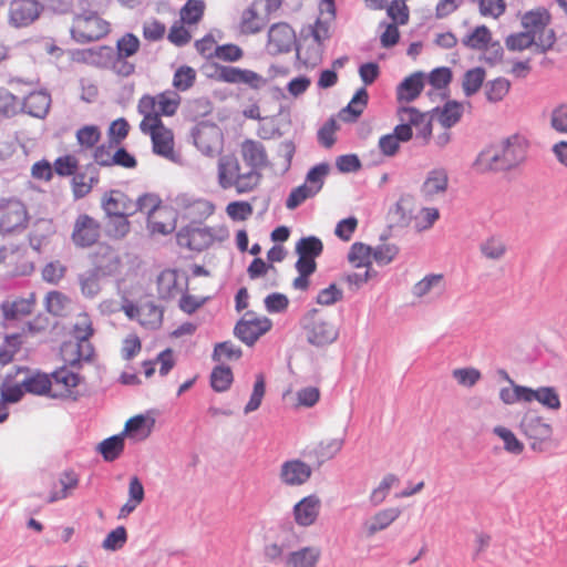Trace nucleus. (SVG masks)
I'll return each mask as SVG.
<instances>
[{
	"label": "nucleus",
	"mask_w": 567,
	"mask_h": 567,
	"mask_svg": "<svg viewBox=\"0 0 567 567\" xmlns=\"http://www.w3.org/2000/svg\"><path fill=\"white\" fill-rule=\"evenodd\" d=\"M505 45L509 51H524L534 47L536 50L535 40L524 29L520 32L512 33L505 39Z\"/></svg>",
	"instance_id": "774afa93"
},
{
	"label": "nucleus",
	"mask_w": 567,
	"mask_h": 567,
	"mask_svg": "<svg viewBox=\"0 0 567 567\" xmlns=\"http://www.w3.org/2000/svg\"><path fill=\"white\" fill-rule=\"evenodd\" d=\"M217 79L225 83L245 84L252 90H259L267 83L262 75L252 70L229 65L220 66L217 70Z\"/></svg>",
	"instance_id": "a211bd4d"
},
{
	"label": "nucleus",
	"mask_w": 567,
	"mask_h": 567,
	"mask_svg": "<svg viewBox=\"0 0 567 567\" xmlns=\"http://www.w3.org/2000/svg\"><path fill=\"white\" fill-rule=\"evenodd\" d=\"M53 172L60 177H69L78 172L80 166V162L78 157L73 154H65L63 156H59L53 162Z\"/></svg>",
	"instance_id": "680f3d73"
},
{
	"label": "nucleus",
	"mask_w": 567,
	"mask_h": 567,
	"mask_svg": "<svg viewBox=\"0 0 567 567\" xmlns=\"http://www.w3.org/2000/svg\"><path fill=\"white\" fill-rule=\"evenodd\" d=\"M396 116L401 124L408 125L409 128H415V137L422 144H429L432 136V118L429 113L421 112L413 106H399Z\"/></svg>",
	"instance_id": "4468645a"
},
{
	"label": "nucleus",
	"mask_w": 567,
	"mask_h": 567,
	"mask_svg": "<svg viewBox=\"0 0 567 567\" xmlns=\"http://www.w3.org/2000/svg\"><path fill=\"white\" fill-rule=\"evenodd\" d=\"M520 429L528 440H530V447L534 451H540L542 444L549 440L553 434L551 425L532 410L524 414Z\"/></svg>",
	"instance_id": "dca6fc26"
},
{
	"label": "nucleus",
	"mask_w": 567,
	"mask_h": 567,
	"mask_svg": "<svg viewBox=\"0 0 567 567\" xmlns=\"http://www.w3.org/2000/svg\"><path fill=\"white\" fill-rule=\"evenodd\" d=\"M348 260L355 268L372 269V248L363 243H354L348 252Z\"/></svg>",
	"instance_id": "c03bdc74"
},
{
	"label": "nucleus",
	"mask_w": 567,
	"mask_h": 567,
	"mask_svg": "<svg viewBox=\"0 0 567 567\" xmlns=\"http://www.w3.org/2000/svg\"><path fill=\"white\" fill-rule=\"evenodd\" d=\"M463 112L464 106L462 103L449 101L439 112V122L444 128H451L461 120Z\"/></svg>",
	"instance_id": "de8ad7c7"
},
{
	"label": "nucleus",
	"mask_w": 567,
	"mask_h": 567,
	"mask_svg": "<svg viewBox=\"0 0 567 567\" xmlns=\"http://www.w3.org/2000/svg\"><path fill=\"white\" fill-rule=\"evenodd\" d=\"M101 233V225L89 215H80L74 224L72 239L76 246L90 247L94 245Z\"/></svg>",
	"instance_id": "4be33fe9"
},
{
	"label": "nucleus",
	"mask_w": 567,
	"mask_h": 567,
	"mask_svg": "<svg viewBox=\"0 0 567 567\" xmlns=\"http://www.w3.org/2000/svg\"><path fill=\"white\" fill-rule=\"evenodd\" d=\"M312 470L309 464L301 460L285 461L279 468V480L281 484L290 487L301 486L311 477Z\"/></svg>",
	"instance_id": "412c9836"
},
{
	"label": "nucleus",
	"mask_w": 567,
	"mask_h": 567,
	"mask_svg": "<svg viewBox=\"0 0 567 567\" xmlns=\"http://www.w3.org/2000/svg\"><path fill=\"white\" fill-rule=\"evenodd\" d=\"M42 9L38 0H12L9 6V22L17 28L28 27L40 17Z\"/></svg>",
	"instance_id": "6ab92c4d"
},
{
	"label": "nucleus",
	"mask_w": 567,
	"mask_h": 567,
	"mask_svg": "<svg viewBox=\"0 0 567 567\" xmlns=\"http://www.w3.org/2000/svg\"><path fill=\"white\" fill-rule=\"evenodd\" d=\"M75 136L81 151H89L96 147L101 138V131L95 125H85L78 130Z\"/></svg>",
	"instance_id": "603ef678"
},
{
	"label": "nucleus",
	"mask_w": 567,
	"mask_h": 567,
	"mask_svg": "<svg viewBox=\"0 0 567 567\" xmlns=\"http://www.w3.org/2000/svg\"><path fill=\"white\" fill-rule=\"evenodd\" d=\"M154 426V420L144 415H136L127 420L124 427V434L135 441L147 439Z\"/></svg>",
	"instance_id": "c9c22d12"
},
{
	"label": "nucleus",
	"mask_w": 567,
	"mask_h": 567,
	"mask_svg": "<svg viewBox=\"0 0 567 567\" xmlns=\"http://www.w3.org/2000/svg\"><path fill=\"white\" fill-rule=\"evenodd\" d=\"M217 183L221 189H235L237 194L256 190L262 181V173L243 165L234 153L223 154L217 159Z\"/></svg>",
	"instance_id": "f03ea898"
},
{
	"label": "nucleus",
	"mask_w": 567,
	"mask_h": 567,
	"mask_svg": "<svg viewBox=\"0 0 567 567\" xmlns=\"http://www.w3.org/2000/svg\"><path fill=\"white\" fill-rule=\"evenodd\" d=\"M51 96L43 91H34L29 93L23 102L27 112L35 117H43L49 112Z\"/></svg>",
	"instance_id": "4c0bfd02"
},
{
	"label": "nucleus",
	"mask_w": 567,
	"mask_h": 567,
	"mask_svg": "<svg viewBox=\"0 0 567 567\" xmlns=\"http://www.w3.org/2000/svg\"><path fill=\"white\" fill-rule=\"evenodd\" d=\"M73 333L76 338V342L64 343L62 352L65 357L69 352H72L75 355L66 358L65 360L72 363L91 360L94 355V348L90 342V338L93 336L94 329L92 320L86 312H81L75 317Z\"/></svg>",
	"instance_id": "423d86ee"
},
{
	"label": "nucleus",
	"mask_w": 567,
	"mask_h": 567,
	"mask_svg": "<svg viewBox=\"0 0 567 567\" xmlns=\"http://www.w3.org/2000/svg\"><path fill=\"white\" fill-rule=\"evenodd\" d=\"M71 186L72 193L75 198H83L86 196L93 185L97 183V177L87 176L85 173H75L72 175Z\"/></svg>",
	"instance_id": "69168bd1"
},
{
	"label": "nucleus",
	"mask_w": 567,
	"mask_h": 567,
	"mask_svg": "<svg viewBox=\"0 0 567 567\" xmlns=\"http://www.w3.org/2000/svg\"><path fill=\"white\" fill-rule=\"evenodd\" d=\"M94 268L80 276L81 292L89 298L95 297L100 290V279L103 278Z\"/></svg>",
	"instance_id": "bf43d9fd"
},
{
	"label": "nucleus",
	"mask_w": 567,
	"mask_h": 567,
	"mask_svg": "<svg viewBox=\"0 0 567 567\" xmlns=\"http://www.w3.org/2000/svg\"><path fill=\"white\" fill-rule=\"evenodd\" d=\"M110 31V22L96 13L76 16L71 27L72 38L79 43L97 41L106 37Z\"/></svg>",
	"instance_id": "1a4fd4ad"
},
{
	"label": "nucleus",
	"mask_w": 567,
	"mask_h": 567,
	"mask_svg": "<svg viewBox=\"0 0 567 567\" xmlns=\"http://www.w3.org/2000/svg\"><path fill=\"white\" fill-rule=\"evenodd\" d=\"M124 450L123 435H114L99 444V451L107 462L116 460Z\"/></svg>",
	"instance_id": "3c124183"
},
{
	"label": "nucleus",
	"mask_w": 567,
	"mask_h": 567,
	"mask_svg": "<svg viewBox=\"0 0 567 567\" xmlns=\"http://www.w3.org/2000/svg\"><path fill=\"white\" fill-rule=\"evenodd\" d=\"M482 255L491 260H498L506 254V245L501 237L492 236L488 237L481 244Z\"/></svg>",
	"instance_id": "4d7b16f0"
},
{
	"label": "nucleus",
	"mask_w": 567,
	"mask_h": 567,
	"mask_svg": "<svg viewBox=\"0 0 567 567\" xmlns=\"http://www.w3.org/2000/svg\"><path fill=\"white\" fill-rule=\"evenodd\" d=\"M306 320L307 339L311 344L326 346L337 339L338 330L318 310L309 312Z\"/></svg>",
	"instance_id": "2eb2a0df"
},
{
	"label": "nucleus",
	"mask_w": 567,
	"mask_h": 567,
	"mask_svg": "<svg viewBox=\"0 0 567 567\" xmlns=\"http://www.w3.org/2000/svg\"><path fill=\"white\" fill-rule=\"evenodd\" d=\"M462 44L472 51L491 52L495 60H499L503 55L501 43L494 40L491 29L485 24L477 25L465 34L462 38Z\"/></svg>",
	"instance_id": "ddd939ff"
},
{
	"label": "nucleus",
	"mask_w": 567,
	"mask_h": 567,
	"mask_svg": "<svg viewBox=\"0 0 567 567\" xmlns=\"http://www.w3.org/2000/svg\"><path fill=\"white\" fill-rule=\"evenodd\" d=\"M537 401L547 409L558 410L560 409V399L556 390L551 386H542L537 390H533L529 388V394L527 398V403L532 401Z\"/></svg>",
	"instance_id": "37998d69"
},
{
	"label": "nucleus",
	"mask_w": 567,
	"mask_h": 567,
	"mask_svg": "<svg viewBox=\"0 0 567 567\" xmlns=\"http://www.w3.org/2000/svg\"><path fill=\"white\" fill-rule=\"evenodd\" d=\"M267 19L258 11L257 2L254 1L243 10L238 20V31L244 35L259 33L266 25Z\"/></svg>",
	"instance_id": "c85d7f7f"
},
{
	"label": "nucleus",
	"mask_w": 567,
	"mask_h": 567,
	"mask_svg": "<svg viewBox=\"0 0 567 567\" xmlns=\"http://www.w3.org/2000/svg\"><path fill=\"white\" fill-rule=\"evenodd\" d=\"M140 130L144 135L150 136L153 152L167 159H174L175 137L172 128L167 127L162 120H155L148 115L147 120L142 118Z\"/></svg>",
	"instance_id": "0eeeda50"
},
{
	"label": "nucleus",
	"mask_w": 567,
	"mask_h": 567,
	"mask_svg": "<svg viewBox=\"0 0 567 567\" xmlns=\"http://www.w3.org/2000/svg\"><path fill=\"white\" fill-rule=\"evenodd\" d=\"M188 289V277L174 269L163 270L157 278V292L161 299L171 300Z\"/></svg>",
	"instance_id": "f3484780"
},
{
	"label": "nucleus",
	"mask_w": 567,
	"mask_h": 567,
	"mask_svg": "<svg viewBox=\"0 0 567 567\" xmlns=\"http://www.w3.org/2000/svg\"><path fill=\"white\" fill-rule=\"evenodd\" d=\"M176 208L164 204L147 219V228L152 234L167 235L176 228Z\"/></svg>",
	"instance_id": "393cba45"
},
{
	"label": "nucleus",
	"mask_w": 567,
	"mask_h": 567,
	"mask_svg": "<svg viewBox=\"0 0 567 567\" xmlns=\"http://www.w3.org/2000/svg\"><path fill=\"white\" fill-rule=\"evenodd\" d=\"M194 142L199 151L209 155L221 146L223 135L215 125H202L194 135Z\"/></svg>",
	"instance_id": "7c9ffc66"
},
{
	"label": "nucleus",
	"mask_w": 567,
	"mask_h": 567,
	"mask_svg": "<svg viewBox=\"0 0 567 567\" xmlns=\"http://www.w3.org/2000/svg\"><path fill=\"white\" fill-rule=\"evenodd\" d=\"M321 558V549L317 546H306L287 555L286 567H317Z\"/></svg>",
	"instance_id": "72a5a7b5"
},
{
	"label": "nucleus",
	"mask_w": 567,
	"mask_h": 567,
	"mask_svg": "<svg viewBox=\"0 0 567 567\" xmlns=\"http://www.w3.org/2000/svg\"><path fill=\"white\" fill-rule=\"evenodd\" d=\"M369 94L364 87L359 89L349 104L342 109L339 116L344 122H354L363 113L368 105Z\"/></svg>",
	"instance_id": "e433bc0d"
},
{
	"label": "nucleus",
	"mask_w": 567,
	"mask_h": 567,
	"mask_svg": "<svg viewBox=\"0 0 567 567\" xmlns=\"http://www.w3.org/2000/svg\"><path fill=\"white\" fill-rule=\"evenodd\" d=\"M424 89V74L422 72H415L406 76L396 86V100L400 106H405V103H411L416 100Z\"/></svg>",
	"instance_id": "bb28decb"
},
{
	"label": "nucleus",
	"mask_w": 567,
	"mask_h": 567,
	"mask_svg": "<svg viewBox=\"0 0 567 567\" xmlns=\"http://www.w3.org/2000/svg\"><path fill=\"white\" fill-rule=\"evenodd\" d=\"M52 378V392L51 398H69L72 395L73 390L80 383L79 374L69 370L68 368H61L50 374Z\"/></svg>",
	"instance_id": "a878e982"
},
{
	"label": "nucleus",
	"mask_w": 567,
	"mask_h": 567,
	"mask_svg": "<svg viewBox=\"0 0 567 567\" xmlns=\"http://www.w3.org/2000/svg\"><path fill=\"white\" fill-rule=\"evenodd\" d=\"M181 102L178 93L173 91H164L155 96L145 94L138 100L137 111L145 120L148 115L162 120V116L175 115Z\"/></svg>",
	"instance_id": "6e6552de"
},
{
	"label": "nucleus",
	"mask_w": 567,
	"mask_h": 567,
	"mask_svg": "<svg viewBox=\"0 0 567 567\" xmlns=\"http://www.w3.org/2000/svg\"><path fill=\"white\" fill-rule=\"evenodd\" d=\"M128 215L111 216L106 225V234L113 239H123L131 231V223L127 219Z\"/></svg>",
	"instance_id": "052dcab7"
},
{
	"label": "nucleus",
	"mask_w": 567,
	"mask_h": 567,
	"mask_svg": "<svg viewBox=\"0 0 567 567\" xmlns=\"http://www.w3.org/2000/svg\"><path fill=\"white\" fill-rule=\"evenodd\" d=\"M234 381L233 371L229 367L218 365L210 374V385L216 392L227 391Z\"/></svg>",
	"instance_id": "864d4df0"
},
{
	"label": "nucleus",
	"mask_w": 567,
	"mask_h": 567,
	"mask_svg": "<svg viewBox=\"0 0 567 567\" xmlns=\"http://www.w3.org/2000/svg\"><path fill=\"white\" fill-rule=\"evenodd\" d=\"M197 72L189 65H181L176 69L172 85L176 92H185L192 89L196 82Z\"/></svg>",
	"instance_id": "49530a36"
},
{
	"label": "nucleus",
	"mask_w": 567,
	"mask_h": 567,
	"mask_svg": "<svg viewBox=\"0 0 567 567\" xmlns=\"http://www.w3.org/2000/svg\"><path fill=\"white\" fill-rule=\"evenodd\" d=\"M511 82L504 78H497L485 85L486 99L492 103L501 102L508 94Z\"/></svg>",
	"instance_id": "5fc2aeb1"
},
{
	"label": "nucleus",
	"mask_w": 567,
	"mask_h": 567,
	"mask_svg": "<svg viewBox=\"0 0 567 567\" xmlns=\"http://www.w3.org/2000/svg\"><path fill=\"white\" fill-rule=\"evenodd\" d=\"M443 287L444 276L442 274L427 275L413 286V295L416 297H423L432 290L436 288L442 289Z\"/></svg>",
	"instance_id": "e2e57ef3"
},
{
	"label": "nucleus",
	"mask_w": 567,
	"mask_h": 567,
	"mask_svg": "<svg viewBox=\"0 0 567 567\" xmlns=\"http://www.w3.org/2000/svg\"><path fill=\"white\" fill-rule=\"evenodd\" d=\"M447 182V174L444 169H434L429 173L422 185L421 193L426 199H430L437 194L444 193Z\"/></svg>",
	"instance_id": "ea45409f"
},
{
	"label": "nucleus",
	"mask_w": 567,
	"mask_h": 567,
	"mask_svg": "<svg viewBox=\"0 0 567 567\" xmlns=\"http://www.w3.org/2000/svg\"><path fill=\"white\" fill-rule=\"evenodd\" d=\"M330 167L327 163H320L307 173L305 184L317 195L324 184Z\"/></svg>",
	"instance_id": "6e6d98bb"
},
{
	"label": "nucleus",
	"mask_w": 567,
	"mask_h": 567,
	"mask_svg": "<svg viewBox=\"0 0 567 567\" xmlns=\"http://www.w3.org/2000/svg\"><path fill=\"white\" fill-rule=\"evenodd\" d=\"M214 241L213 233L206 227H184L177 233V243L190 250L202 251Z\"/></svg>",
	"instance_id": "5701e85b"
},
{
	"label": "nucleus",
	"mask_w": 567,
	"mask_h": 567,
	"mask_svg": "<svg viewBox=\"0 0 567 567\" xmlns=\"http://www.w3.org/2000/svg\"><path fill=\"white\" fill-rule=\"evenodd\" d=\"M297 47V34L287 22H276L267 31L265 51L271 55L287 54Z\"/></svg>",
	"instance_id": "9d476101"
},
{
	"label": "nucleus",
	"mask_w": 567,
	"mask_h": 567,
	"mask_svg": "<svg viewBox=\"0 0 567 567\" xmlns=\"http://www.w3.org/2000/svg\"><path fill=\"white\" fill-rule=\"evenodd\" d=\"M22 375L18 383H10V375L1 385V400L4 403H17L25 393L38 396H51L52 378L49 373L32 370L28 367L16 368V375Z\"/></svg>",
	"instance_id": "7ed1b4c3"
},
{
	"label": "nucleus",
	"mask_w": 567,
	"mask_h": 567,
	"mask_svg": "<svg viewBox=\"0 0 567 567\" xmlns=\"http://www.w3.org/2000/svg\"><path fill=\"white\" fill-rule=\"evenodd\" d=\"M70 303V298L58 290L48 292L44 298V307L47 311L56 317L64 316L68 312Z\"/></svg>",
	"instance_id": "a18cd8bd"
},
{
	"label": "nucleus",
	"mask_w": 567,
	"mask_h": 567,
	"mask_svg": "<svg viewBox=\"0 0 567 567\" xmlns=\"http://www.w3.org/2000/svg\"><path fill=\"white\" fill-rule=\"evenodd\" d=\"M486 72L483 68H473L465 72L462 87L466 96H472L480 91L485 80Z\"/></svg>",
	"instance_id": "8fccbe9b"
},
{
	"label": "nucleus",
	"mask_w": 567,
	"mask_h": 567,
	"mask_svg": "<svg viewBox=\"0 0 567 567\" xmlns=\"http://www.w3.org/2000/svg\"><path fill=\"white\" fill-rule=\"evenodd\" d=\"M413 137V131L405 124L399 123L391 134L379 138V148L385 156H393L399 152L401 142H409Z\"/></svg>",
	"instance_id": "c756f323"
},
{
	"label": "nucleus",
	"mask_w": 567,
	"mask_h": 567,
	"mask_svg": "<svg viewBox=\"0 0 567 567\" xmlns=\"http://www.w3.org/2000/svg\"><path fill=\"white\" fill-rule=\"evenodd\" d=\"M527 148V138L520 134H513L499 144L484 150L475 164L483 172L511 168L525 159Z\"/></svg>",
	"instance_id": "f257e3e1"
},
{
	"label": "nucleus",
	"mask_w": 567,
	"mask_h": 567,
	"mask_svg": "<svg viewBox=\"0 0 567 567\" xmlns=\"http://www.w3.org/2000/svg\"><path fill=\"white\" fill-rule=\"evenodd\" d=\"M163 321V310L153 302L141 305L138 322L146 328H157Z\"/></svg>",
	"instance_id": "09e8293b"
},
{
	"label": "nucleus",
	"mask_w": 567,
	"mask_h": 567,
	"mask_svg": "<svg viewBox=\"0 0 567 567\" xmlns=\"http://www.w3.org/2000/svg\"><path fill=\"white\" fill-rule=\"evenodd\" d=\"M206 10L204 0H187L179 9V21L187 27H196L203 19Z\"/></svg>",
	"instance_id": "a19ab883"
},
{
	"label": "nucleus",
	"mask_w": 567,
	"mask_h": 567,
	"mask_svg": "<svg viewBox=\"0 0 567 567\" xmlns=\"http://www.w3.org/2000/svg\"><path fill=\"white\" fill-rule=\"evenodd\" d=\"M115 49V54L130 59L140 51L141 41L135 34L127 32L117 39Z\"/></svg>",
	"instance_id": "13d9d810"
},
{
	"label": "nucleus",
	"mask_w": 567,
	"mask_h": 567,
	"mask_svg": "<svg viewBox=\"0 0 567 567\" xmlns=\"http://www.w3.org/2000/svg\"><path fill=\"white\" fill-rule=\"evenodd\" d=\"M272 327V322L265 316H257L256 313L248 311L245 316L236 323L234 333L247 346L251 347L256 341L267 333Z\"/></svg>",
	"instance_id": "f8f14e48"
},
{
	"label": "nucleus",
	"mask_w": 567,
	"mask_h": 567,
	"mask_svg": "<svg viewBox=\"0 0 567 567\" xmlns=\"http://www.w3.org/2000/svg\"><path fill=\"white\" fill-rule=\"evenodd\" d=\"M243 355L241 349L231 341L217 343L214 348L213 359L215 361H236Z\"/></svg>",
	"instance_id": "338daca9"
},
{
	"label": "nucleus",
	"mask_w": 567,
	"mask_h": 567,
	"mask_svg": "<svg viewBox=\"0 0 567 567\" xmlns=\"http://www.w3.org/2000/svg\"><path fill=\"white\" fill-rule=\"evenodd\" d=\"M55 485V482H52V491L47 498L48 503H54L71 495L79 485V476L73 471H65L59 478L60 488L56 489Z\"/></svg>",
	"instance_id": "f704fd0d"
},
{
	"label": "nucleus",
	"mask_w": 567,
	"mask_h": 567,
	"mask_svg": "<svg viewBox=\"0 0 567 567\" xmlns=\"http://www.w3.org/2000/svg\"><path fill=\"white\" fill-rule=\"evenodd\" d=\"M94 269L104 277L115 276L121 269V259L110 246H101L94 254Z\"/></svg>",
	"instance_id": "cd10ccee"
},
{
	"label": "nucleus",
	"mask_w": 567,
	"mask_h": 567,
	"mask_svg": "<svg viewBox=\"0 0 567 567\" xmlns=\"http://www.w3.org/2000/svg\"><path fill=\"white\" fill-rule=\"evenodd\" d=\"M550 24L551 14L544 7L528 10L520 17V25L535 40L537 53L550 51L557 41Z\"/></svg>",
	"instance_id": "20e7f679"
},
{
	"label": "nucleus",
	"mask_w": 567,
	"mask_h": 567,
	"mask_svg": "<svg viewBox=\"0 0 567 567\" xmlns=\"http://www.w3.org/2000/svg\"><path fill=\"white\" fill-rule=\"evenodd\" d=\"M102 208L107 217L133 215L135 213L128 197L116 190H111L104 195L102 199Z\"/></svg>",
	"instance_id": "473e14b6"
},
{
	"label": "nucleus",
	"mask_w": 567,
	"mask_h": 567,
	"mask_svg": "<svg viewBox=\"0 0 567 567\" xmlns=\"http://www.w3.org/2000/svg\"><path fill=\"white\" fill-rule=\"evenodd\" d=\"M29 209L18 197L0 198V235L17 236L22 234L30 223Z\"/></svg>",
	"instance_id": "39448f33"
},
{
	"label": "nucleus",
	"mask_w": 567,
	"mask_h": 567,
	"mask_svg": "<svg viewBox=\"0 0 567 567\" xmlns=\"http://www.w3.org/2000/svg\"><path fill=\"white\" fill-rule=\"evenodd\" d=\"M37 305V296L31 292L27 298H17L1 303V311L6 320H16L33 312Z\"/></svg>",
	"instance_id": "2f4dec72"
},
{
	"label": "nucleus",
	"mask_w": 567,
	"mask_h": 567,
	"mask_svg": "<svg viewBox=\"0 0 567 567\" xmlns=\"http://www.w3.org/2000/svg\"><path fill=\"white\" fill-rule=\"evenodd\" d=\"M176 210L190 223H202L215 212V205L209 199L189 194H181L175 199Z\"/></svg>",
	"instance_id": "9b49d317"
},
{
	"label": "nucleus",
	"mask_w": 567,
	"mask_h": 567,
	"mask_svg": "<svg viewBox=\"0 0 567 567\" xmlns=\"http://www.w3.org/2000/svg\"><path fill=\"white\" fill-rule=\"evenodd\" d=\"M401 514L396 507L386 508L378 512L369 522L364 523V528L369 536L385 529L390 526Z\"/></svg>",
	"instance_id": "79ce46f5"
},
{
	"label": "nucleus",
	"mask_w": 567,
	"mask_h": 567,
	"mask_svg": "<svg viewBox=\"0 0 567 567\" xmlns=\"http://www.w3.org/2000/svg\"><path fill=\"white\" fill-rule=\"evenodd\" d=\"M239 154L246 167L254 172L261 173L269 165L267 150L260 141L246 138L239 145Z\"/></svg>",
	"instance_id": "aec40b11"
},
{
	"label": "nucleus",
	"mask_w": 567,
	"mask_h": 567,
	"mask_svg": "<svg viewBox=\"0 0 567 567\" xmlns=\"http://www.w3.org/2000/svg\"><path fill=\"white\" fill-rule=\"evenodd\" d=\"M320 509V498L317 495H308L293 506V519L298 526H311L318 519Z\"/></svg>",
	"instance_id": "b1692460"
},
{
	"label": "nucleus",
	"mask_w": 567,
	"mask_h": 567,
	"mask_svg": "<svg viewBox=\"0 0 567 567\" xmlns=\"http://www.w3.org/2000/svg\"><path fill=\"white\" fill-rule=\"evenodd\" d=\"M101 53L109 56V69L121 78H127L135 72V63L130 61L128 58L121 56L113 52V49L107 45L100 48Z\"/></svg>",
	"instance_id": "58836bf2"
},
{
	"label": "nucleus",
	"mask_w": 567,
	"mask_h": 567,
	"mask_svg": "<svg viewBox=\"0 0 567 567\" xmlns=\"http://www.w3.org/2000/svg\"><path fill=\"white\" fill-rule=\"evenodd\" d=\"M323 250L322 241L313 236L301 238L296 245L298 256L316 259Z\"/></svg>",
	"instance_id": "0e129e2a"
}]
</instances>
